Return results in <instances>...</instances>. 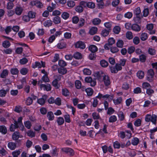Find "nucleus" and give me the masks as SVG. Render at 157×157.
Masks as SVG:
<instances>
[{"label": "nucleus", "instance_id": "f257e3e1", "mask_svg": "<svg viewBox=\"0 0 157 157\" xmlns=\"http://www.w3.org/2000/svg\"><path fill=\"white\" fill-rule=\"evenodd\" d=\"M157 116L153 114L151 116L150 114H147L145 117V120L147 122L151 121L153 124H156Z\"/></svg>", "mask_w": 157, "mask_h": 157}, {"label": "nucleus", "instance_id": "f03ea898", "mask_svg": "<svg viewBox=\"0 0 157 157\" xmlns=\"http://www.w3.org/2000/svg\"><path fill=\"white\" fill-rule=\"evenodd\" d=\"M85 80L86 82L90 83V86H94L96 84V79H92L91 77H87L85 78Z\"/></svg>", "mask_w": 157, "mask_h": 157}, {"label": "nucleus", "instance_id": "7ed1b4c3", "mask_svg": "<svg viewBox=\"0 0 157 157\" xmlns=\"http://www.w3.org/2000/svg\"><path fill=\"white\" fill-rule=\"evenodd\" d=\"M148 76L147 77V80L151 81H152V78H153L154 73L153 70L150 69L147 71Z\"/></svg>", "mask_w": 157, "mask_h": 157}, {"label": "nucleus", "instance_id": "20e7f679", "mask_svg": "<svg viewBox=\"0 0 157 157\" xmlns=\"http://www.w3.org/2000/svg\"><path fill=\"white\" fill-rule=\"evenodd\" d=\"M32 6H36L39 8H41L43 6L42 4L40 1H32L30 3Z\"/></svg>", "mask_w": 157, "mask_h": 157}, {"label": "nucleus", "instance_id": "39448f33", "mask_svg": "<svg viewBox=\"0 0 157 157\" xmlns=\"http://www.w3.org/2000/svg\"><path fill=\"white\" fill-rule=\"evenodd\" d=\"M62 150L66 153L68 154L70 156H72L74 154V151L70 148H64L62 149Z\"/></svg>", "mask_w": 157, "mask_h": 157}, {"label": "nucleus", "instance_id": "423d86ee", "mask_svg": "<svg viewBox=\"0 0 157 157\" xmlns=\"http://www.w3.org/2000/svg\"><path fill=\"white\" fill-rule=\"evenodd\" d=\"M75 48L84 49L85 48V45L84 42L81 41L77 42L75 44Z\"/></svg>", "mask_w": 157, "mask_h": 157}, {"label": "nucleus", "instance_id": "0eeeda50", "mask_svg": "<svg viewBox=\"0 0 157 157\" xmlns=\"http://www.w3.org/2000/svg\"><path fill=\"white\" fill-rule=\"evenodd\" d=\"M19 125H18L17 122L16 121H14V124H11L10 128V130L11 132H14L16 128L19 127Z\"/></svg>", "mask_w": 157, "mask_h": 157}, {"label": "nucleus", "instance_id": "6e6552de", "mask_svg": "<svg viewBox=\"0 0 157 157\" xmlns=\"http://www.w3.org/2000/svg\"><path fill=\"white\" fill-rule=\"evenodd\" d=\"M103 79L105 85L106 86H108L110 83V79L109 76L106 75L103 78Z\"/></svg>", "mask_w": 157, "mask_h": 157}, {"label": "nucleus", "instance_id": "1a4fd4ad", "mask_svg": "<svg viewBox=\"0 0 157 157\" xmlns=\"http://www.w3.org/2000/svg\"><path fill=\"white\" fill-rule=\"evenodd\" d=\"M40 88L41 89L43 88L44 90H45L48 91L50 90L51 89V85L49 84H47V85L41 84L40 85Z\"/></svg>", "mask_w": 157, "mask_h": 157}, {"label": "nucleus", "instance_id": "9d476101", "mask_svg": "<svg viewBox=\"0 0 157 157\" xmlns=\"http://www.w3.org/2000/svg\"><path fill=\"white\" fill-rule=\"evenodd\" d=\"M147 29L150 31H151L150 32V33L151 34H154L155 33V31L154 30H152L153 28V25L152 24H148L147 25Z\"/></svg>", "mask_w": 157, "mask_h": 157}, {"label": "nucleus", "instance_id": "9b49d317", "mask_svg": "<svg viewBox=\"0 0 157 157\" xmlns=\"http://www.w3.org/2000/svg\"><path fill=\"white\" fill-rule=\"evenodd\" d=\"M8 146L10 150H14L16 147V144L13 142H10L8 143Z\"/></svg>", "mask_w": 157, "mask_h": 157}, {"label": "nucleus", "instance_id": "f8f14e48", "mask_svg": "<svg viewBox=\"0 0 157 157\" xmlns=\"http://www.w3.org/2000/svg\"><path fill=\"white\" fill-rule=\"evenodd\" d=\"M105 75H106L102 71L98 72L96 73V77L98 79H100L101 78H103Z\"/></svg>", "mask_w": 157, "mask_h": 157}, {"label": "nucleus", "instance_id": "ddd939ff", "mask_svg": "<svg viewBox=\"0 0 157 157\" xmlns=\"http://www.w3.org/2000/svg\"><path fill=\"white\" fill-rule=\"evenodd\" d=\"M20 133L18 132H14L12 135V137L13 140H17L19 138Z\"/></svg>", "mask_w": 157, "mask_h": 157}, {"label": "nucleus", "instance_id": "4468645a", "mask_svg": "<svg viewBox=\"0 0 157 157\" xmlns=\"http://www.w3.org/2000/svg\"><path fill=\"white\" fill-rule=\"evenodd\" d=\"M89 50L92 53H94L98 50V48L97 47L93 45H90L89 48Z\"/></svg>", "mask_w": 157, "mask_h": 157}, {"label": "nucleus", "instance_id": "2eb2a0df", "mask_svg": "<svg viewBox=\"0 0 157 157\" xmlns=\"http://www.w3.org/2000/svg\"><path fill=\"white\" fill-rule=\"evenodd\" d=\"M84 90L87 93V95L89 96H91L93 94V90L91 88H85Z\"/></svg>", "mask_w": 157, "mask_h": 157}, {"label": "nucleus", "instance_id": "dca6fc26", "mask_svg": "<svg viewBox=\"0 0 157 157\" xmlns=\"http://www.w3.org/2000/svg\"><path fill=\"white\" fill-rule=\"evenodd\" d=\"M0 132L3 134H5L7 132L6 127L4 125L0 126Z\"/></svg>", "mask_w": 157, "mask_h": 157}, {"label": "nucleus", "instance_id": "f3484780", "mask_svg": "<svg viewBox=\"0 0 157 157\" xmlns=\"http://www.w3.org/2000/svg\"><path fill=\"white\" fill-rule=\"evenodd\" d=\"M58 71L59 73L62 75H64L66 74L67 71L65 68L64 67H61L58 69Z\"/></svg>", "mask_w": 157, "mask_h": 157}, {"label": "nucleus", "instance_id": "a211bd4d", "mask_svg": "<svg viewBox=\"0 0 157 157\" xmlns=\"http://www.w3.org/2000/svg\"><path fill=\"white\" fill-rule=\"evenodd\" d=\"M132 29L136 31H139L140 30V27L137 24H134L132 26Z\"/></svg>", "mask_w": 157, "mask_h": 157}, {"label": "nucleus", "instance_id": "6ab92c4d", "mask_svg": "<svg viewBox=\"0 0 157 157\" xmlns=\"http://www.w3.org/2000/svg\"><path fill=\"white\" fill-rule=\"evenodd\" d=\"M97 30L98 29L97 27H93L90 29L89 33L91 35H93L96 33Z\"/></svg>", "mask_w": 157, "mask_h": 157}, {"label": "nucleus", "instance_id": "aec40b11", "mask_svg": "<svg viewBox=\"0 0 157 157\" xmlns=\"http://www.w3.org/2000/svg\"><path fill=\"white\" fill-rule=\"evenodd\" d=\"M47 117L50 121H52L54 119V116L53 113L52 112H49L47 114Z\"/></svg>", "mask_w": 157, "mask_h": 157}, {"label": "nucleus", "instance_id": "412c9836", "mask_svg": "<svg viewBox=\"0 0 157 157\" xmlns=\"http://www.w3.org/2000/svg\"><path fill=\"white\" fill-rule=\"evenodd\" d=\"M42 81L45 82H48L49 81V79L47 75H44L42 77V80L39 82L38 84H39L40 82L42 83Z\"/></svg>", "mask_w": 157, "mask_h": 157}, {"label": "nucleus", "instance_id": "4be33fe9", "mask_svg": "<svg viewBox=\"0 0 157 157\" xmlns=\"http://www.w3.org/2000/svg\"><path fill=\"white\" fill-rule=\"evenodd\" d=\"M53 22L56 24H59L61 22L60 18L58 16L55 17L53 19Z\"/></svg>", "mask_w": 157, "mask_h": 157}, {"label": "nucleus", "instance_id": "5701e85b", "mask_svg": "<svg viewBox=\"0 0 157 157\" xmlns=\"http://www.w3.org/2000/svg\"><path fill=\"white\" fill-rule=\"evenodd\" d=\"M92 22L94 25H98L101 23V20L98 18H95L93 19Z\"/></svg>", "mask_w": 157, "mask_h": 157}, {"label": "nucleus", "instance_id": "b1692460", "mask_svg": "<svg viewBox=\"0 0 157 157\" xmlns=\"http://www.w3.org/2000/svg\"><path fill=\"white\" fill-rule=\"evenodd\" d=\"M2 45L4 48H8L10 46V44L9 41L5 40L2 43Z\"/></svg>", "mask_w": 157, "mask_h": 157}, {"label": "nucleus", "instance_id": "393cba45", "mask_svg": "<svg viewBox=\"0 0 157 157\" xmlns=\"http://www.w3.org/2000/svg\"><path fill=\"white\" fill-rule=\"evenodd\" d=\"M66 44L63 42L58 43L57 45V48L60 49H63L66 47Z\"/></svg>", "mask_w": 157, "mask_h": 157}, {"label": "nucleus", "instance_id": "a878e982", "mask_svg": "<svg viewBox=\"0 0 157 157\" xmlns=\"http://www.w3.org/2000/svg\"><path fill=\"white\" fill-rule=\"evenodd\" d=\"M28 69L25 67H23L20 70V72L22 75H25L28 73Z\"/></svg>", "mask_w": 157, "mask_h": 157}, {"label": "nucleus", "instance_id": "bb28decb", "mask_svg": "<svg viewBox=\"0 0 157 157\" xmlns=\"http://www.w3.org/2000/svg\"><path fill=\"white\" fill-rule=\"evenodd\" d=\"M124 45V42L121 40H119L117 41L116 43V45L117 47L119 48H122L123 47Z\"/></svg>", "mask_w": 157, "mask_h": 157}, {"label": "nucleus", "instance_id": "cd10ccee", "mask_svg": "<svg viewBox=\"0 0 157 157\" xmlns=\"http://www.w3.org/2000/svg\"><path fill=\"white\" fill-rule=\"evenodd\" d=\"M15 11L17 15H20L22 11V9L20 7H17L15 8Z\"/></svg>", "mask_w": 157, "mask_h": 157}, {"label": "nucleus", "instance_id": "c85d7f7f", "mask_svg": "<svg viewBox=\"0 0 157 157\" xmlns=\"http://www.w3.org/2000/svg\"><path fill=\"white\" fill-rule=\"evenodd\" d=\"M8 74V71L7 70H3L1 74V77L2 78H5Z\"/></svg>", "mask_w": 157, "mask_h": 157}, {"label": "nucleus", "instance_id": "c756f323", "mask_svg": "<svg viewBox=\"0 0 157 157\" xmlns=\"http://www.w3.org/2000/svg\"><path fill=\"white\" fill-rule=\"evenodd\" d=\"M52 24V21L51 20H48L45 21L44 23V25L45 27H49L51 26Z\"/></svg>", "mask_w": 157, "mask_h": 157}, {"label": "nucleus", "instance_id": "7c9ffc66", "mask_svg": "<svg viewBox=\"0 0 157 157\" xmlns=\"http://www.w3.org/2000/svg\"><path fill=\"white\" fill-rule=\"evenodd\" d=\"M148 36L147 33H143L141 35L140 39L142 41H145L147 38Z\"/></svg>", "mask_w": 157, "mask_h": 157}, {"label": "nucleus", "instance_id": "2f4dec72", "mask_svg": "<svg viewBox=\"0 0 157 157\" xmlns=\"http://www.w3.org/2000/svg\"><path fill=\"white\" fill-rule=\"evenodd\" d=\"M137 76L139 78L142 79L144 76V73L142 71H139L137 73Z\"/></svg>", "mask_w": 157, "mask_h": 157}, {"label": "nucleus", "instance_id": "473e14b6", "mask_svg": "<svg viewBox=\"0 0 157 157\" xmlns=\"http://www.w3.org/2000/svg\"><path fill=\"white\" fill-rule=\"evenodd\" d=\"M62 17L64 19H67L69 17V14L67 12H63L62 15Z\"/></svg>", "mask_w": 157, "mask_h": 157}, {"label": "nucleus", "instance_id": "72a5a7b5", "mask_svg": "<svg viewBox=\"0 0 157 157\" xmlns=\"http://www.w3.org/2000/svg\"><path fill=\"white\" fill-rule=\"evenodd\" d=\"M57 121L59 125L63 124L64 122V120L62 117H59L57 120Z\"/></svg>", "mask_w": 157, "mask_h": 157}, {"label": "nucleus", "instance_id": "f704fd0d", "mask_svg": "<svg viewBox=\"0 0 157 157\" xmlns=\"http://www.w3.org/2000/svg\"><path fill=\"white\" fill-rule=\"evenodd\" d=\"M126 38L129 40L132 39L133 37L132 33L130 31H128L126 33Z\"/></svg>", "mask_w": 157, "mask_h": 157}, {"label": "nucleus", "instance_id": "c9c22d12", "mask_svg": "<svg viewBox=\"0 0 157 157\" xmlns=\"http://www.w3.org/2000/svg\"><path fill=\"white\" fill-rule=\"evenodd\" d=\"M73 57L77 59H81L82 57L81 54L78 52L75 53Z\"/></svg>", "mask_w": 157, "mask_h": 157}, {"label": "nucleus", "instance_id": "e433bc0d", "mask_svg": "<svg viewBox=\"0 0 157 157\" xmlns=\"http://www.w3.org/2000/svg\"><path fill=\"white\" fill-rule=\"evenodd\" d=\"M100 64L101 66L103 67H106L108 65V63L104 60H102L100 61Z\"/></svg>", "mask_w": 157, "mask_h": 157}, {"label": "nucleus", "instance_id": "4c0bfd02", "mask_svg": "<svg viewBox=\"0 0 157 157\" xmlns=\"http://www.w3.org/2000/svg\"><path fill=\"white\" fill-rule=\"evenodd\" d=\"M110 31L107 30L105 29L103 30L101 33V35L103 36H108L109 34Z\"/></svg>", "mask_w": 157, "mask_h": 157}, {"label": "nucleus", "instance_id": "58836bf2", "mask_svg": "<svg viewBox=\"0 0 157 157\" xmlns=\"http://www.w3.org/2000/svg\"><path fill=\"white\" fill-rule=\"evenodd\" d=\"M10 72L13 75H17L19 73V71L17 68H13L11 69Z\"/></svg>", "mask_w": 157, "mask_h": 157}, {"label": "nucleus", "instance_id": "ea45409f", "mask_svg": "<svg viewBox=\"0 0 157 157\" xmlns=\"http://www.w3.org/2000/svg\"><path fill=\"white\" fill-rule=\"evenodd\" d=\"M83 72L84 75H90L91 74V71L87 68H85L83 70Z\"/></svg>", "mask_w": 157, "mask_h": 157}, {"label": "nucleus", "instance_id": "a19ab883", "mask_svg": "<svg viewBox=\"0 0 157 157\" xmlns=\"http://www.w3.org/2000/svg\"><path fill=\"white\" fill-rule=\"evenodd\" d=\"M58 64L61 67H63L67 65L65 61L62 60H59V61Z\"/></svg>", "mask_w": 157, "mask_h": 157}, {"label": "nucleus", "instance_id": "79ce46f5", "mask_svg": "<svg viewBox=\"0 0 157 157\" xmlns=\"http://www.w3.org/2000/svg\"><path fill=\"white\" fill-rule=\"evenodd\" d=\"M148 53L151 55H155L156 53L155 50L151 48H149L148 50Z\"/></svg>", "mask_w": 157, "mask_h": 157}, {"label": "nucleus", "instance_id": "37998d69", "mask_svg": "<svg viewBox=\"0 0 157 157\" xmlns=\"http://www.w3.org/2000/svg\"><path fill=\"white\" fill-rule=\"evenodd\" d=\"M113 101L115 105H118L121 103L122 101V98L121 97H119L116 100L113 99Z\"/></svg>", "mask_w": 157, "mask_h": 157}, {"label": "nucleus", "instance_id": "c03bdc74", "mask_svg": "<svg viewBox=\"0 0 157 157\" xmlns=\"http://www.w3.org/2000/svg\"><path fill=\"white\" fill-rule=\"evenodd\" d=\"M19 62L21 64L24 65L28 62V60L25 58H23L20 60Z\"/></svg>", "mask_w": 157, "mask_h": 157}, {"label": "nucleus", "instance_id": "a18cd8bd", "mask_svg": "<svg viewBox=\"0 0 157 157\" xmlns=\"http://www.w3.org/2000/svg\"><path fill=\"white\" fill-rule=\"evenodd\" d=\"M146 56L143 54H142L139 56L140 60L142 62H144L146 60Z\"/></svg>", "mask_w": 157, "mask_h": 157}, {"label": "nucleus", "instance_id": "49530a36", "mask_svg": "<svg viewBox=\"0 0 157 157\" xmlns=\"http://www.w3.org/2000/svg\"><path fill=\"white\" fill-rule=\"evenodd\" d=\"M139 142V140L137 138H134L133 140H132V144L134 145H137Z\"/></svg>", "mask_w": 157, "mask_h": 157}, {"label": "nucleus", "instance_id": "de8ad7c7", "mask_svg": "<svg viewBox=\"0 0 157 157\" xmlns=\"http://www.w3.org/2000/svg\"><path fill=\"white\" fill-rule=\"evenodd\" d=\"M117 118L116 116L113 115L111 116L109 118V122H113L116 121Z\"/></svg>", "mask_w": 157, "mask_h": 157}, {"label": "nucleus", "instance_id": "09e8293b", "mask_svg": "<svg viewBox=\"0 0 157 157\" xmlns=\"http://www.w3.org/2000/svg\"><path fill=\"white\" fill-rule=\"evenodd\" d=\"M75 86L77 89H80L81 87V82L79 80H76L75 82Z\"/></svg>", "mask_w": 157, "mask_h": 157}, {"label": "nucleus", "instance_id": "8fccbe9b", "mask_svg": "<svg viewBox=\"0 0 157 157\" xmlns=\"http://www.w3.org/2000/svg\"><path fill=\"white\" fill-rule=\"evenodd\" d=\"M14 110L16 112L19 113L22 111V109L21 107L19 105H17L15 107Z\"/></svg>", "mask_w": 157, "mask_h": 157}, {"label": "nucleus", "instance_id": "3c124183", "mask_svg": "<svg viewBox=\"0 0 157 157\" xmlns=\"http://www.w3.org/2000/svg\"><path fill=\"white\" fill-rule=\"evenodd\" d=\"M111 52L113 53H116L118 52L119 50L118 48L115 47H111L110 48Z\"/></svg>", "mask_w": 157, "mask_h": 157}, {"label": "nucleus", "instance_id": "603ef678", "mask_svg": "<svg viewBox=\"0 0 157 157\" xmlns=\"http://www.w3.org/2000/svg\"><path fill=\"white\" fill-rule=\"evenodd\" d=\"M24 124L25 127L27 128L28 129H29L31 126V122L28 121L24 122Z\"/></svg>", "mask_w": 157, "mask_h": 157}, {"label": "nucleus", "instance_id": "864d4df0", "mask_svg": "<svg viewBox=\"0 0 157 157\" xmlns=\"http://www.w3.org/2000/svg\"><path fill=\"white\" fill-rule=\"evenodd\" d=\"M108 44L109 45H111L115 43V40L113 38H110L108 40Z\"/></svg>", "mask_w": 157, "mask_h": 157}, {"label": "nucleus", "instance_id": "5fc2aeb1", "mask_svg": "<svg viewBox=\"0 0 157 157\" xmlns=\"http://www.w3.org/2000/svg\"><path fill=\"white\" fill-rule=\"evenodd\" d=\"M52 85L55 87L56 88L58 89L59 88V86L58 85V81H57L56 79H54L52 82Z\"/></svg>", "mask_w": 157, "mask_h": 157}, {"label": "nucleus", "instance_id": "6e6d98bb", "mask_svg": "<svg viewBox=\"0 0 157 157\" xmlns=\"http://www.w3.org/2000/svg\"><path fill=\"white\" fill-rule=\"evenodd\" d=\"M85 22V21L83 18H80L78 24L79 27L82 26L84 25Z\"/></svg>", "mask_w": 157, "mask_h": 157}, {"label": "nucleus", "instance_id": "4d7b16f0", "mask_svg": "<svg viewBox=\"0 0 157 157\" xmlns=\"http://www.w3.org/2000/svg\"><path fill=\"white\" fill-rule=\"evenodd\" d=\"M140 40L137 36L135 37L133 39V42L135 44H138L140 43Z\"/></svg>", "mask_w": 157, "mask_h": 157}, {"label": "nucleus", "instance_id": "13d9d810", "mask_svg": "<svg viewBox=\"0 0 157 157\" xmlns=\"http://www.w3.org/2000/svg\"><path fill=\"white\" fill-rule=\"evenodd\" d=\"M83 10V9L82 6H77L75 9L76 11L79 13L82 12Z\"/></svg>", "mask_w": 157, "mask_h": 157}, {"label": "nucleus", "instance_id": "bf43d9fd", "mask_svg": "<svg viewBox=\"0 0 157 157\" xmlns=\"http://www.w3.org/2000/svg\"><path fill=\"white\" fill-rule=\"evenodd\" d=\"M134 124L136 126L138 127L140 126L141 124V120L139 119H137L135 121Z\"/></svg>", "mask_w": 157, "mask_h": 157}, {"label": "nucleus", "instance_id": "052dcab7", "mask_svg": "<svg viewBox=\"0 0 157 157\" xmlns=\"http://www.w3.org/2000/svg\"><path fill=\"white\" fill-rule=\"evenodd\" d=\"M35 13L33 12L32 11H29L28 13V15L29 18H34L35 17Z\"/></svg>", "mask_w": 157, "mask_h": 157}, {"label": "nucleus", "instance_id": "680f3d73", "mask_svg": "<svg viewBox=\"0 0 157 157\" xmlns=\"http://www.w3.org/2000/svg\"><path fill=\"white\" fill-rule=\"evenodd\" d=\"M120 30V28L118 26H115L113 29V31L116 34H118L119 33Z\"/></svg>", "mask_w": 157, "mask_h": 157}, {"label": "nucleus", "instance_id": "e2e57ef3", "mask_svg": "<svg viewBox=\"0 0 157 157\" xmlns=\"http://www.w3.org/2000/svg\"><path fill=\"white\" fill-rule=\"evenodd\" d=\"M126 61V59H120V61H119V63L120 65H121L122 66H124L125 64V63Z\"/></svg>", "mask_w": 157, "mask_h": 157}, {"label": "nucleus", "instance_id": "0e129e2a", "mask_svg": "<svg viewBox=\"0 0 157 157\" xmlns=\"http://www.w3.org/2000/svg\"><path fill=\"white\" fill-rule=\"evenodd\" d=\"M67 5L70 7H73L75 5V2H74L72 1L68 2H67Z\"/></svg>", "mask_w": 157, "mask_h": 157}, {"label": "nucleus", "instance_id": "69168bd1", "mask_svg": "<svg viewBox=\"0 0 157 157\" xmlns=\"http://www.w3.org/2000/svg\"><path fill=\"white\" fill-rule=\"evenodd\" d=\"M27 134L28 136L31 137H34L35 136V133L31 130L28 131Z\"/></svg>", "mask_w": 157, "mask_h": 157}, {"label": "nucleus", "instance_id": "338daca9", "mask_svg": "<svg viewBox=\"0 0 157 157\" xmlns=\"http://www.w3.org/2000/svg\"><path fill=\"white\" fill-rule=\"evenodd\" d=\"M135 48L133 46H131L129 47L128 50V52L129 54H131L133 53L135 51Z\"/></svg>", "mask_w": 157, "mask_h": 157}, {"label": "nucleus", "instance_id": "774afa93", "mask_svg": "<svg viewBox=\"0 0 157 157\" xmlns=\"http://www.w3.org/2000/svg\"><path fill=\"white\" fill-rule=\"evenodd\" d=\"M113 146L114 148L118 149L120 148L121 145L117 141H116L113 143Z\"/></svg>", "mask_w": 157, "mask_h": 157}]
</instances>
